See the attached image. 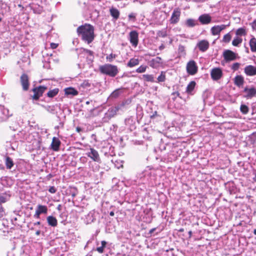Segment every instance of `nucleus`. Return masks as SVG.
I'll return each instance as SVG.
<instances>
[{
    "label": "nucleus",
    "mask_w": 256,
    "mask_h": 256,
    "mask_svg": "<svg viewBox=\"0 0 256 256\" xmlns=\"http://www.w3.org/2000/svg\"><path fill=\"white\" fill-rule=\"evenodd\" d=\"M78 35L88 44L92 43L94 39V28L89 24H84L79 26L76 29Z\"/></svg>",
    "instance_id": "nucleus-1"
},
{
    "label": "nucleus",
    "mask_w": 256,
    "mask_h": 256,
    "mask_svg": "<svg viewBox=\"0 0 256 256\" xmlns=\"http://www.w3.org/2000/svg\"><path fill=\"white\" fill-rule=\"evenodd\" d=\"M162 63V60L160 57H156L152 59L150 62V66L156 68Z\"/></svg>",
    "instance_id": "nucleus-23"
},
{
    "label": "nucleus",
    "mask_w": 256,
    "mask_h": 256,
    "mask_svg": "<svg viewBox=\"0 0 256 256\" xmlns=\"http://www.w3.org/2000/svg\"><path fill=\"white\" fill-rule=\"evenodd\" d=\"M20 81L22 87V90L24 91L28 90L30 86L28 76L26 74H22L20 78Z\"/></svg>",
    "instance_id": "nucleus-7"
},
{
    "label": "nucleus",
    "mask_w": 256,
    "mask_h": 256,
    "mask_svg": "<svg viewBox=\"0 0 256 256\" xmlns=\"http://www.w3.org/2000/svg\"><path fill=\"white\" fill-rule=\"evenodd\" d=\"M140 60L138 58H130L127 64V66L130 68H132L139 64Z\"/></svg>",
    "instance_id": "nucleus-25"
},
{
    "label": "nucleus",
    "mask_w": 256,
    "mask_h": 256,
    "mask_svg": "<svg viewBox=\"0 0 256 256\" xmlns=\"http://www.w3.org/2000/svg\"><path fill=\"white\" fill-rule=\"evenodd\" d=\"M59 92V88H55L50 90L46 94V96L50 98H53L56 96Z\"/></svg>",
    "instance_id": "nucleus-24"
},
{
    "label": "nucleus",
    "mask_w": 256,
    "mask_h": 256,
    "mask_svg": "<svg viewBox=\"0 0 256 256\" xmlns=\"http://www.w3.org/2000/svg\"><path fill=\"white\" fill-rule=\"evenodd\" d=\"M117 56L116 54H110L108 55L106 57V60L108 62H112L114 59L116 58Z\"/></svg>",
    "instance_id": "nucleus-39"
},
{
    "label": "nucleus",
    "mask_w": 256,
    "mask_h": 256,
    "mask_svg": "<svg viewBox=\"0 0 256 256\" xmlns=\"http://www.w3.org/2000/svg\"><path fill=\"white\" fill-rule=\"evenodd\" d=\"M189 238H191L192 236V232L191 230L188 232Z\"/></svg>",
    "instance_id": "nucleus-58"
},
{
    "label": "nucleus",
    "mask_w": 256,
    "mask_h": 256,
    "mask_svg": "<svg viewBox=\"0 0 256 256\" xmlns=\"http://www.w3.org/2000/svg\"><path fill=\"white\" fill-rule=\"evenodd\" d=\"M102 246L96 248V250L100 254H102L104 252V248L106 246V242L104 240H102L101 242Z\"/></svg>",
    "instance_id": "nucleus-35"
},
{
    "label": "nucleus",
    "mask_w": 256,
    "mask_h": 256,
    "mask_svg": "<svg viewBox=\"0 0 256 256\" xmlns=\"http://www.w3.org/2000/svg\"><path fill=\"white\" fill-rule=\"evenodd\" d=\"M87 156L94 162H99L100 161L99 154L94 148H90V152L87 154Z\"/></svg>",
    "instance_id": "nucleus-12"
},
{
    "label": "nucleus",
    "mask_w": 256,
    "mask_h": 256,
    "mask_svg": "<svg viewBox=\"0 0 256 256\" xmlns=\"http://www.w3.org/2000/svg\"><path fill=\"white\" fill-rule=\"evenodd\" d=\"M244 78L240 75L236 76L234 78V84L238 87L242 86L244 84Z\"/></svg>",
    "instance_id": "nucleus-20"
},
{
    "label": "nucleus",
    "mask_w": 256,
    "mask_h": 256,
    "mask_svg": "<svg viewBox=\"0 0 256 256\" xmlns=\"http://www.w3.org/2000/svg\"><path fill=\"white\" fill-rule=\"evenodd\" d=\"M76 130L78 132H81V131H82V128H81L80 127H77V128H76Z\"/></svg>",
    "instance_id": "nucleus-54"
},
{
    "label": "nucleus",
    "mask_w": 256,
    "mask_h": 256,
    "mask_svg": "<svg viewBox=\"0 0 256 256\" xmlns=\"http://www.w3.org/2000/svg\"><path fill=\"white\" fill-rule=\"evenodd\" d=\"M240 110L243 114H246L248 112L249 108L247 106L242 104L240 106Z\"/></svg>",
    "instance_id": "nucleus-38"
},
{
    "label": "nucleus",
    "mask_w": 256,
    "mask_h": 256,
    "mask_svg": "<svg viewBox=\"0 0 256 256\" xmlns=\"http://www.w3.org/2000/svg\"><path fill=\"white\" fill-rule=\"evenodd\" d=\"M186 24L188 27H194L196 24V23L194 20L188 18L186 20Z\"/></svg>",
    "instance_id": "nucleus-31"
},
{
    "label": "nucleus",
    "mask_w": 256,
    "mask_h": 256,
    "mask_svg": "<svg viewBox=\"0 0 256 256\" xmlns=\"http://www.w3.org/2000/svg\"><path fill=\"white\" fill-rule=\"evenodd\" d=\"M40 224V222H35V223L34 224V225H39V224Z\"/></svg>",
    "instance_id": "nucleus-59"
},
{
    "label": "nucleus",
    "mask_w": 256,
    "mask_h": 256,
    "mask_svg": "<svg viewBox=\"0 0 256 256\" xmlns=\"http://www.w3.org/2000/svg\"><path fill=\"white\" fill-rule=\"evenodd\" d=\"M156 230V228H153L152 229H151L150 231H149V232H148V234H150V236L152 235V234L154 232V231H155Z\"/></svg>",
    "instance_id": "nucleus-52"
},
{
    "label": "nucleus",
    "mask_w": 256,
    "mask_h": 256,
    "mask_svg": "<svg viewBox=\"0 0 256 256\" xmlns=\"http://www.w3.org/2000/svg\"><path fill=\"white\" fill-rule=\"evenodd\" d=\"M6 166L8 169H10L14 165V162L10 157L6 156Z\"/></svg>",
    "instance_id": "nucleus-29"
},
{
    "label": "nucleus",
    "mask_w": 256,
    "mask_h": 256,
    "mask_svg": "<svg viewBox=\"0 0 256 256\" xmlns=\"http://www.w3.org/2000/svg\"><path fill=\"white\" fill-rule=\"evenodd\" d=\"M180 10L179 8H175L172 14L171 18L170 20V22L172 24H176L180 20Z\"/></svg>",
    "instance_id": "nucleus-6"
},
{
    "label": "nucleus",
    "mask_w": 256,
    "mask_h": 256,
    "mask_svg": "<svg viewBox=\"0 0 256 256\" xmlns=\"http://www.w3.org/2000/svg\"><path fill=\"white\" fill-rule=\"evenodd\" d=\"M123 88H118L114 90L110 94V96L112 98H117L122 93L120 92L121 90H122Z\"/></svg>",
    "instance_id": "nucleus-32"
},
{
    "label": "nucleus",
    "mask_w": 256,
    "mask_h": 256,
    "mask_svg": "<svg viewBox=\"0 0 256 256\" xmlns=\"http://www.w3.org/2000/svg\"><path fill=\"white\" fill-rule=\"evenodd\" d=\"M254 234L256 235V228L254 230Z\"/></svg>",
    "instance_id": "nucleus-63"
},
{
    "label": "nucleus",
    "mask_w": 256,
    "mask_h": 256,
    "mask_svg": "<svg viewBox=\"0 0 256 256\" xmlns=\"http://www.w3.org/2000/svg\"><path fill=\"white\" fill-rule=\"evenodd\" d=\"M196 85V82L194 81H191L188 85L186 88V92L188 94H191L194 90Z\"/></svg>",
    "instance_id": "nucleus-26"
},
{
    "label": "nucleus",
    "mask_w": 256,
    "mask_h": 256,
    "mask_svg": "<svg viewBox=\"0 0 256 256\" xmlns=\"http://www.w3.org/2000/svg\"><path fill=\"white\" fill-rule=\"evenodd\" d=\"M236 34L240 36H245L246 34V32L244 28H240L236 30Z\"/></svg>",
    "instance_id": "nucleus-34"
},
{
    "label": "nucleus",
    "mask_w": 256,
    "mask_h": 256,
    "mask_svg": "<svg viewBox=\"0 0 256 256\" xmlns=\"http://www.w3.org/2000/svg\"><path fill=\"white\" fill-rule=\"evenodd\" d=\"M91 84L89 82L88 80H84L83 82L80 84V86L83 88H87L90 86Z\"/></svg>",
    "instance_id": "nucleus-37"
},
{
    "label": "nucleus",
    "mask_w": 256,
    "mask_h": 256,
    "mask_svg": "<svg viewBox=\"0 0 256 256\" xmlns=\"http://www.w3.org/2000/svg\"><path fill=\"white\" fill-rule=\"evenodd\" d=\"M40 214H46L48 212V208L46 206L39 204L38 206L37 209L36 210Z\"/></svg>",
    "instance_id": "nucleus-28"
},
{
    "label": "nucleus",
    "mask_w": 256,
    "mask_h": 256,
    "mask_svg": "<svg viewBox=\"0 0 256 256\" xmlns=\"http://www.w3.org/2000/svg\"><path fill=\"white\" fill-rule=\"evenodd\" d=\"M244 72L248 76H254L256 75V67L252 65L247 66L244 68Z\"/></svg>",
    "instance_id": "nucleus-14"
},
{
    "label": "nucleus",
    "mask_w": 256,
    "mask_h": 256,
    "mask_svg": "<svg viewBox=\"0 0 256 256\" xmlns=\"http://www.w3.org/2000/svg\"><path fill=\"white\" fill-rule=\"evenodd\" d=\"M166 80V72H161L160 74L157 78L158 82H164Z\"/></svg>",
    "instance_id": "nucleus-33"
},
{
    "label": "nucleus",
    "mask_w": 256,
    "mask_h": 256,
    "mask_svg": "<svg viewBox=\"0 0 256 256\" xmlns=\"http://www.w3.org/2000/svg\"><path fill=\"white\" fill-rule=\"evenodd\" d=\"M129 20H132L133 22H134L136 20V14L135 13H130L128 16Z\"/></svg>",
    "instance_id": "nucleus-43"
},
{
    "label": "nucleus",
    "mask_w": 256,
    "mask_h": 256,
    "mask_svg": "<svg viewBox=\"0 0 256 256\" xmlns=\"http://www.w3.org/2000/svg\"><path fill=\"white\" fill-rule=\"evenodd\" d=\"M171 147L172 149L168 155V160L172 162V160H176L178 148L174 145L172 146Z\"/></svg>",
    "instance_id": "nucleus-16"
},
{
    "label": "nucleus",
    "mask_w": 256,
    "mask_h": 256,
    "mask_svg": "<svg viewBox=\"0 0 256 256\" xmlns=\"http://www.w3.org/2000/svg\"><path fill=\"white\" fill-rule=\"evenodd\" d=\"M10 197V192L0 193V204L6 202Z\"/></svg>",
    "instance_id": "nucleus-21"
},
{
    "label": "nucleus",
    "mask_w": 256,
    "mask_h": 256,
    "mask_svg": "<svg viewBox=\"0 0 256 256\" xmlns=\"http://www.w3.org/2000/svg\"><path fill=\"white\" fill-rule=\"evenodd\" d=\"M58 44L52 42L50 44V48L52 49H55V48H56L58 46Z\"/></svg>",
    "instance_id": "nucleus-47"
},
{
    "label": "nucleus",
    "mask_w": 256,
    "mask_h": 256,
    "mask_svg": "<svg viewBox=\"0 0 256 256\" xmlns=\"http://www.w3.org/2000/svg\"><path fill=\"white\" fill-rule=\"evenodd\" d=\"M99 70L102 74L110 77H115L118 73V66L110 64L100 66Z\"/></svg>",
    "instance_id": "nucleus-2"
},
{
    "label": "nucleus",
    "mask_w": 256,
    "mask_h": 256,
    "mask_svg": "<svg viewBox=\"0 0 256 256\" xmlns=\"http://www.w3.org/2000/svg\"><path fill=\"white\" fill-rule=\"evenodd\" d=\"M252 27L253 30H256V19L254 20V22L252 24Z\"/></svg>",
    "instance_id": "nucleus-48"
},
{
    "label": "nucleus",
    "mask_w": 256,
    "mask_h": 256,
    "mask_svg": "<svg viewBox=\"0 0 256 256\" xmlns=\"http://www.w3.org/2000/svg\"><path fill=\"white\" fill-rule=\"evenodd\" d=\"M198 20L202 24H207L211 22L212 18L208 14H204L200 16Z\"/></svg>",
    "instance_id": "nucleus-17"
},
{
    "label": "nucleus",
    "mask_w": 256,
    "mask_h": 256,
    "mask_svg": "<svg viewBox=\"0 0 256 256\" xmlns=\"http://www.w3.org/2000/svg\"><path fill=\"white\" fill-rule=\"evenodd\" d=\"M64 91L65 94L66 96L72 95L73 96H76L78 94V91L72 87L66 88H64Z\"/></svg>",
    "instance_id": "nucleus-19"
},
{
    "label": "nucleus",
    "mask_w": 256,
    "mask_h": 256,
    "mask_svg": "<svg viewBox=\"0 0 256 256\" xmlns=\"http://www.w3.org/2000/svg\"><path fill=\"white\" fill-rule=\"evenodd\" d=\"M253 180L254 182H256V174H254V176L253 178Z\"/></svg>",
    "instance_id": "nucleus-61"
},
{
    "label": "nucleus",
    "mask_w": 256,
    "mask_h": 256,
    "mask_svg": "<svg viewBox=\"0 0 256 256\" xmlns=\"http://www.w3.org/2000/svg\"><path fill=\"white\" fill-rule=\"evenodd\" d=\"M5 215L4 210L2 206V204H0V218H3V216Z\"/></svg>",
    "instance_id": "nucleus-45"
},
{
    "label": "nucleus",
    "mask_w": 256,
    "mask_h": 256,
    "mask_svg": "<svg viewBox=\"0 0 256 256\" xmlns=\"http://www.w3.org/2000/svg\"><path fill=\"white\" fill-rule=\"evenodd\" d=\"M60 144L61 142L58 138L54 137L52 139V142L50 145L51 149L55 152L58 151Z\"/></svg>",
    "instance_id": "nucleus-15"
},
{
    "label": "nucleus",
    "mask_w": 256,
    "mask_h": 256,
    "mask_svg": "<svg viewBox=\"0 0 256 256\" xmlns=\"http://www.w3.org/2000/svg\"><path fill=\"white\" fill-rule=\"evenodd\" d=\"M172 95L175 96H180V94L178 92H174L172 94Z\"/></svg>",
    "instance_id": "nucleus-51"
},
{
    "label": "nucleus",
    "mask_w": 256,
    "mask_h": 256,
    "mask_svg": "<svg viewBox=\"0 0 256 256\" xmlns=\"http://www.w3.org/2000/svg\"><path fill=\"white\" fill-rule=\"evenodd\" d=\"M223 56L226 62L232 61L236 58V54L230 50H226L223 53Z\"/></svg>",
    "instance_id": "nucleus-9"
},
{
    "label": "nucleus",
    "mask_w": 256,
    "mask_h": 256,
    "mask_svg": "<svg viewBox=\"0 0 256 256\" xmlns=\"http://www.w3.org/2000/svg\"><path fill=\"white\" fill-rule=\"evenodd\" d=\"M147 68L146 66H140L136 71L138 73H143L146 71Z\"/></svg>",
    "instance_id": "nucleus-40"
},
{
    "label": "nucleus",
    "mask_w": 256,
    "mask_h": 256,
    "mask_svg": "<svg viewBox=\"0 0 256 256\" xmlns=\"http://www.w3.org/2000/svg\"><path fill=\"white\" fill-rule=\"evenodd\" d=\"M226 25L222 24L214 26L211 28V32L213 36L219 35L220 32L226 29Z\"/></svg>",
    "instance_id": "nucleus-10"
},
{
    "label": "nucleus",
    "mask_w": 256,
    "mask_h": 256,
    "mask_svg": "<svg viewBox=\"0 0 256 256\" xmlns=\"http://www.w3.org/2000/svg\"><path fill=\"white\" fill-rule=\"evenodd\" d=\"M240 66V64L238 62H236L232 64V69L234 70H237Z\"/></svg>",
    "instance_id": "nucleus-44"
},
{
    "label": "nucleus",
    "mask_w": 256,
    "mask_h": 256,
    "mask_svg": "<svg viewBox=\"0 0 256 256\" xmlns=\"http://www.w3.org/2000/svg\"><path fill=\"white\" fill-rule=\"evenodd\" d=\"M142 78L146 82H154V77L152 74H143Z\"/></svg>",
    "instance_id": "nucleus-30"
},
{
    "label": "nucleus",
    "mask_w": 256,
    "mask_h": 256,
    "mask_svg": "<svg viewBox=\"0 0 256 256\" xmlns=\"http://www.w3.org/2000/svg\"><path fill=\"white\" fill-rule=\"evenodd\" d=\"M48 192L51 194H54L56 192V189L54 186H50Z\"/></svg>",
    "instance_id": "nucleus-46"
},
{
    "label": "nucleus",
    "mask_w": 256,
    "mask_h": 256,
    "mask_svg": "<svg viewBox=\"0 0 256 256\" xmlns=\"http://www.w3.org/2000/svg\"><path fill=\"white\" fill-rule=\"evenodd\" d=\"M157 36L158 37L164 38L167 36V32L166 30H159L157 32Z\"/></svg>",
    "instance_id": "nucleus-42"
},
{
    "label": "nucleus",
    "mask_w": 256,
    "mask_h": 256,
    "mask_svg": "<svg viewBox=\"0 0 256 256\" xmlns=\"http://www.w3.org/2000/svg\"><path fill=\"white\" fill-rule=\"evenodd\" d=\"M130 41L132 46L136 47L138 42V34L136 30H132L130 32Z\"/></svg>",
    "instance_id": "nucleus-8"
},
{
    "label": "nucleus",
    "mask_w": 256,
    "mask_h": 256,
    "mask_svg": "<svg viewBox=\"0 0 256 256\" xmlns=\"http://www.w3.org/2000/svg\"><path fill=\"white\" fill-rule=\"evenodd\" d=\"M186 70L190 75H194L197 72L198 66L194 60H190L187 64Z\"/></svg>",
    "instance_id": "nucleus-5"
},
{
    "label": "nucleus",
    "mask_w": 256,
    "mask_h": 256,
    "mask_svg": "<svg viewBox=\"0 0 256 256\" xmlns=\"http://www.w3.org/2000/svg\"><path fill=\"white\" fill-rule=\"evenodd\" d=\"M40 214L36 210V212L34 214V216L37 218H40Z\"/></svg>",
    "instance_id": "nucleus-50"
},
{
    "label": "nucleus",
    "mask_w": 256,
    "mask_h": 256,
    "mask_svg": "<svg viewBox=\"0 0 256 256\" xmlns=\"http://www.w3.org/2000/svg\"><path fill=\"white\" fill-rule=\"evenodd\" d=\"M164 48H165L163 44H162L159 46V50H162Z\"/></svg>",
    "instance_id": "nucleus-53"
},
{
    "label": "nucleus",
    "mask_w": 256,
    "mask_h": 256,
    "mask_svg": "<svg viewBox=\"0 0 256 256\" xmlns=\"http://www.w3.org/2000/svg\"><path fill=\"white\" fill-rule=\"evenodd\" d=\"M84 50L87 54H88L89 55H90V56H92L93 55V52L92 50Z\"/></svg>",
    "instance_id": "nucleus-49"
},
{
    "label": "nucleus",
    "mask_w": 256,
    "mask_h": 256,
    "mask_svg": "<svg viewBox=\"0 0 256 256\" xmlns=\"http://www.w3.org/2000/svg\"><path fill=\"white\" fill-rule=\"evenodd\" d=\"M114 214V213L113 211H112L110 212V215L112 216H113Z\"/></svg>",
    "instance_id": "nucleus-57"
},
{
    "label": "nucleus",
    "mask_w": 256,
    "mask_h": 256,
    "mask_svg": "<svg viewBox=\"0 0 256 256\" xmlns=\"http://www.w3.org/2000/svg\"><path fill=\"white\" fill-rule=\"evenodd\" d=\"M242 38L236 37L233 40L232 42V44L234 46H236L239 44H241L242 42Z\"/></svg>",
    "instance_id": "nucleus-36"
},
{
    "label": "nucleus",
    "mask_w": 256,
    "mask_h": 256,
    "mask_svg": "<svg viewBox=\"0 0 256 256\" xmlns=\"http://www.w3.org/2000/svg\"><path fill=\"white\" fill-rule=\"evenodd\" d=\"M231 38V35L229 33H228L224 36L222 41L224 42L228 43L230 42Z\"/></svg>",
    "instance_id": "nucleus-41"
},
{
    "label": "nucleus",
    "mask_w": 256,
    "mask_h": 256,
    "mask_svg": "<svg viewBox=\"0 0 256 256\" xmlns=\"http://www.w3.org/2000/svg\"><path fill=\"white\" fill-rule=\"evenodd\" d=\"M178 232H184V228H180V229L178 230Z\"/></svg>",
    "instance_id": "nucleus-60"
},
{
    "label": "nucleus",
    "mask_w": 256,
    "mask_h": 256,
    "mask_svg": "<svg viewBox=\"0 0 256 256\" xmlns=\"http://www.w3.org/2000/svg\"><path fill=\"white\" fill-rule=\"evenodd\" d=\"M110 16L115 20H118L120 16V11L116 8L112 7L110 9Z\"/></svg>",
    "instance_id": "nucleus-18"
},
{
    "label": "nucleus",
    "mask_w": 256,
    "mask_h": 256,
    "mask_svg": "<svg viewBox=\"0 0 256 256\" xmlns=\"http://www.w3.org/2000/svg\"><path fill=\"white\" fill-rule=\"evenodd\" d=\"M40 234V230H38L37 231H36V236H39Z\"/></svg>",
    "instance_id": "nucleus-56"
},
{
    "label": "nucleus",
    "mask_w": 256,
    "mask_h": 256,
    "mask_svg": "<svg viewBox=\"0 0 256 256\" xmlns=\"http://www.w3.org/2000/svg\"><path fill=\"white\" fill-rule=\"evenodd\" d=\"M118 110V109H116V110H114V114H116V110Z\"/></svg>",
    "instance_id": "nucleus-64"
},
{
    "label": "nucleus",
    "mask_w": 256,
    "mask_h": 256,
    "mask_svg": "<svg viewBox=\"0 0 256 256\" xmlns=\"http://www.w3.org/2000/svg\"><path fill=\"white\" fill-rule=\"evenodd\" d=\"M250 46L252 52H256V38L254 37L250 40Z\"/></svg>",
    "instance_id": "nucleus-27"
},
{
    "label": "nucleus",
    "mask_w": 256,
    "mask_h": 256,
    "mask_svg": "<svg viewBox=\"0 0 256 256\" xmlns=\"http://www.w3.org/2000/svg\"><path fill=\"white\" fill-rule=\"evenodd\" d=\"M222 72L220 68H212L210 72L211 78L214 80H218L222 76Z\"/></svg>",
    "instance_id": "nucleus-4"
},
{
    "label": "nucleus",
    "mask_w": 256,
    "mask_h": 256,
    "mask_svg": "<svg viewBox=\"0 0 256 256\" xmlns=\"http://www.w3.org/2000/svg\"><path fill=\"white\" fill-rule=\"evenodd\" d=\"M209 46V42L207 40H202L197 44L199 50L202 52H206Z\"/></svg>",
    "instance_id": "nucleus-13"
},
{
    "label": "nucleus",
    "mask_w": 256,
    "mask_h": 256,
    "mask_svg": "<svg viewBox=\"0 0 256 256\" xmlns=\"http://www.w3.org/2000/svg\"><path fill=\"white\" fill-rule=\"evenodd\" d=\"M157 114V112H155L154 113L150 116V118H154V116Z\"/></svg>",
    "instance_id": "nucleus-55"
},
{
    "label": "nucleus",
    "mask_w": 256,
    "mask_h": 256,
    "mask_svg": "<svg viewBox=\"0 0 256 256\" xmlns=\"http://www.w3.org/2000/svg\"><path fill=\"white\" fill-rule=\"evenodd\" d=\"M244 92L246 94L244 97L248 99L256 96V89L254 87L250 88L246 87L244 88Z\"/></svg>",
    "instance_id": "nucleus-11"
},
{
    "label": "nucleus",
    "mask_w": 256,
    "mask_h": 256,
    "mask_svg": "<svg viewBox=\"0 0 256 256\" xmlns=\"http://www.w3.org/2000/svg\"><path fill=\"white\" fill-rule=\"evenodd\" d=\"M76 194L74 193L72 194V196L74 198L76 196Z\"/></svg>",
    "instance_id": "nucleus-62"
},
{
    "label": "nucleus",
    "mask_w": 256,
    "mask_h": 256,
    "mask_svg": "<svg viewBox=\"0 0 256 256\" xmlns=\"http://www.w3.org/2000/svg\"><path fill=\"white\" fill-rule=\"evenodd\" d=\"M47 222L49 226L55 227L58 225V220L56 218L52 216L47 217Z\"/></svg>",
    "instance_id": "nucleus-22"
},
{
    "label": "nucleus",
    "mask_w": 256,
    "mask_h": 256,
    "mask_svg": "<svg viewBox=\"0 0 256 256\" xmlns=\"http://www.w3.org/2000/svg\"><path fill=\"white\" fill-rule=\"evenodd\" d=\"M47 89V86H40L33 88L32 91L34 95L32 96V98L36 100H38Z\"/></svg>",
    "instance_id": "nucleus-3"
}]
</instances>
